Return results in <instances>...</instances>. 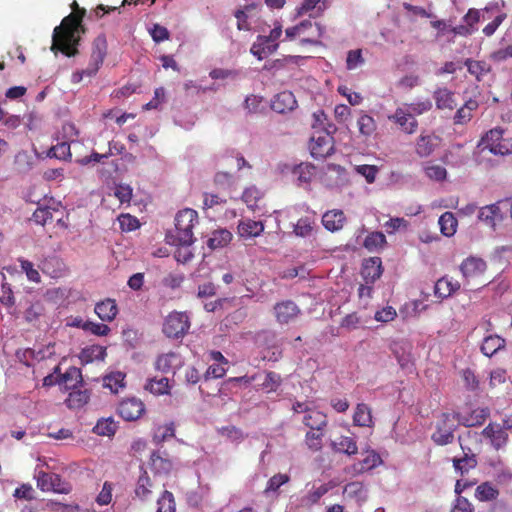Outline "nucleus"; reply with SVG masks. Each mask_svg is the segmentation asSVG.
I'll return each instance as SVG.
<instances>
[{"mask_svg":"<svg viewBox=\"0 0 512 512\" xmlns=\"http://www.w3.org/2000/svg\"><path fill=\"white\" fill-rule=\"evenodd\" d=\"M71 6L75 11L64 17L60 25L54 28L51 45L52 52H61L67 57H74L79 53L80 37L85 32L82 20L86 10L80 9L76 1Z\"/></svg>","mask_w":512,"mask_h":512,"instance_id":"f257e3e1","label":"nucleus"},{"mask_svg":"<svg viewBox=\"0 0 512 512\" xmlns=\"http://www.w3.org/2000/svg\"><path fill=\"white\" fill-rule=\"evenodd\" d=\"M198 223V214L193 209H183L176 214L175 230L167 235L168 243H193V228Z\"/></svg>","mask_w":512,"mask_h":512,"instance_id":"f03ea898","label":"nucleus"},{"mask_svg":"<svg viewBox=\"0 0 512 512\" xmlns=\"http://www.w3.org/2000/svg\"><path fill=\"white\" fill-rule=\"evenodd\" d=\"M107 47V40L104 35H99L96 37L92 44V51L88 66L85 69L73 72L71 81L73 83H79L85 76H95L105 60L107 55Z\"/></svg>","mask_w":512,"mask_h":512,"instance_id":"7ed1b4c3","label":"nucleus"},{"mask_svg":"<svg viewBox=\"0 0 512 512\" xmlns=\"http://www.w3.org/2000/svg\"><path fill=\"white\" fill-rule=\"evenodd\" d=\"M457 415L450 412H442L434 424L431 440L437 446H446L453 443L454 432L458 427Z\"/></svg>","mask_w":512,"mask_h":512,"instance_id":"20e7f679","label":"nucleus"},{"mask_svg":"<svg viewBox=\"0 0 512 512\" xmlns=\"http://www.w3.org/2000/svg\"><path fill=\"white\" fill-rule=\"evenodd\" d=\"M324 29L318 23H313L311 20H304L299 24L289 27L285 30L286 38L293 40L296 37L300 38L301 44L320 45L319 39L322 37Z\"/></svg>","mask_w":512,"mask_h":512,"instance_id":"39448f33","label":"nucleus"},{"mask_svg":"<svg viewBox=\"0 0 512 512\" xmlns=\"http://www.w3.org/2000/svg\"><path fill=\"white\" fill-rule=\"evenodd\" d=\"M282 35V26L276 25L270 30L269 35H258L251 46L250 52L258 60H263L275 53L279 48V39Z\"/></svg>","mask_w":512,"mask_h":512,"instance_id":"423d86ee","label":"nucleus"},{"mask_svg":"<svg viewBox=\"0 0 512 512\" xmlns=\"http://www.w3.org/2000/svg\"><path fill=\"white\" fill-rule=\"evenodd\" d=\"M441 137L435 132L429 130H422L414 142V153L417 157L423 159L428 158L441 145Z\"/></svg>","mask_w":512,"mask_h":512,"instance_id":"0eeeda50","label":"nucleus"},{"mask_svg":"<svg viewBox=\"0 0 512 512\" xmlns=\"http://www.w3.org/2000/svg\"><path fill=\"white\" fill-rule=\"evenodd\" d=\"M190 328L189 318L185 313H170L163 324V333L169 338H182Z\"/></svg>","mask_w":512,"mask_h":512,"instance_id":"6e6552de","label":"nucleus"},{"mask_svg":"<svg viewBox=\"0 0 512 512\" xmlns=\"http://www.w3.org/2000/svg\"><path fill=\"white\" fill-rule=\"evenodd\" d=\"M362 455L364 457L361 460L345 468L346 474L355 477L376 468L382 463L380 455L374 450L367 449Z\"/></svg>","mask_w":512,"mask_h":512,"instance_id":"1a4fd4ad","label":"nucleus"},{"mask_svg":"<svg viewBox=\"0 0 512 512\" xmlns=\"http://www.w3.org/2000/svg\"><path fill=\"white\" fill-rule=\"evenodd\" d=\"M35 477L37 479V487L43 492H69L68 483L63 481L60 475L56 473L39 471Z\"/></svg>","mask_w":512,"mask_h":512,"instance_id":"9d476101","label":"nucleus"},{"mask_svg":"<svg viewBox=\"0 0 512 512\" xmlns=\"http://www.w3.org/2000/svg\"><path fill=\"white\" fill-rule=\"evenodd\" d=\"M273 312L277 323L287 325L298 318L301 309L292 300H282L275 303Z\"/></svg>","mask_w":512,"mask_h":512,"instance_id":"9b49d317","label":"nucleus"},{"mask_svg":"<svg viewBox=\"0 0 512 512\" xmlns=\"http://www.w3.org/2000/svg\"><path fill=\"white\" fill-rule=\"evenodd\" d=\"M388 120L395 123L405 134L412 135L418 130V120L405 107H398L392 115L388 116Z\"/></svg>","mask_w":512,"mask_h":512,"instance_id":"f8f14e48","label":"nucleus"},{"mask_svg":"<svg viewBox=\"0 0 512 512\" xmlns=\"http://www.w3.org/2000/svg\"><path fill=\"white\" fill-rule=\"evenodd\" d=\"M310 152L315 159H324L330 156L334 150L333 137L328 133H320L313 136L310 142Z\"/></svg>","mask_w":512,"mask_h":512,"instance_id":"ddd939ff","label":"nucleus"},{"mask_svg":"<svg viewBox=\"0 0 512 512\" xmlns=\"http://www.w3.org/2000/svg\"><path fill=\"white\" fill-rule=\"evenodd\" d=\"M505 206L506 204H503V200H500L494 204L481 207L478 212L479 221L491 228H495L497 222L505 219Z\"/></svg>","mask_w":512,"mask_h":512,"instance_id":"4468645a","label":"nucleus"},{"mask_svg":"<svg viewBox=\"0 0 512 512\" xmlns=\"http://www.w3.org/2000/svg\"><path fill=\"white\" fill-rule=\"evenodd\" d=\"M117 411L125 421H136L145 412V406L140 399L127 398L120 402Z\"/></svg>","mask_w":512,"mask_h":512,"instance_id":"2eb2a0df","label":"nucleus"},{"mask_svg":"<svg viewBox=\"0 0 512 512\" xmlns=\"http://www.w3.org/2000/svg\"><path fill=\"white\" fill-rule=\"evenodd\" d=\"M458 442L461 450L463 451V456L460 458H453L452 462L455 471L464 475L477 466V459L472 450L463 444L462 436H458Z\"/></svg>","mask_w":512,"mask_h":512,"instance_id":"dca6fc26","label":"nucleus"},{"mask_svg":"<svg viewBox=\"0 0 512 512\" xmlns=\"http://www.w3.org/2000/svg\"><path fill=\"white\" fill-rule=\"evenodd\" d=\"M181 366V356L172 351L158 355L154 362L155 369L164 374H175V371Z\"/></svg>","mask_w":512,"mask_h":512,"instance_id":"f3484780","label":"nucleus"},{"mask_svg":"<svg viewBox=\"0 0 512 512\" xmlns=\"http://www.w3.org/2000/svg\"><path fill=\"white\" fill-rule=\"evenodd\" d=\"M487 268L486 262L478 257H468L460 265V270L467 280L481 276Z\"/></svg>","mask_w":512,"mask_h":512,"instance_id":"a211bd4d","label":"nucleus"},{"mask_svg":"<svg viewBox=\"0 0 512 512\" xmlns=\"http://www.w3.org/2000/svg\"><path fill=\"white\" fill-rule=\"evenodd\" d=\"M155 488V481L150 478L146 470H143L135 485V496L141 501H149L153 498Z\"/></svg>","mask_w":512,"mask_h":512,"instance_id":"6ab92c4d","label":"nucleus"},{"mask_svg":"<svg viewBox=\"0 0 512 512\" xmlns=\"http://www.w3.org/2000/svg\"><path fill=\"white\" fill-rule=\"evenodd\" d=\"M457 415L458 424L465 427L481 426L490 415L488 408H476L469 414L464 415L462 413L454 412Z\"/></svg>","mask_w":512,"mask_h":512,"instance_id":"aec40b11","label":"nucleus"},{"mask_svg":"<svg viewBox=\"0 0 512 512\" xmlns=\"http://www.w3.org/2000/svg\"><path fill=\"white\" fill-rule=\"evenodd\" d=\"M382 272V261L379 257L366 259L361 269V275L366 284H373L380 278Z\"/></svg>","mask_w":512,"mask_h":512,"instance_id":"412c9836","label":"nucleus"},{"mask_svg":"<svg viewBox=\"0 0 512 512\" xmlns=\"http://www.w3.org/2000/svg\"><path fill=\"white\" fill-rule=\"evenodd\" d=\"M482 435L490 439L492 446L497 450L505 446L508 440L506 430L499 424L490 423L483 429Z\"/></svg>","mask_w":512,"mask_h":512,"instance_id":"4be33fe9","label":"nucleus"},{"mask_svg":"<svg viewBox=\"0 0 512 512\" xmlns=\"http://www.w3.org/2000/svg\"><path fill=\"white\" fill-rule=\"evenodd\" d=\"M94 311L102 321L111 322L118 314V306L114 299L107 298L98 302Z\"/></svg>","mask_w":512,"mask_h":512,"instance_id":"5701e85b","label":"nucleus"},{"mask_svg":"<svg viewBox=\"0 0 512 512\" xmlns=\"http://www.w3.org/2000/svg\"><path fill=\"white\" fill-rule=\"evenodd\" d=\"M237 230L239 236L242 238L257 237L264 231V224L262 221L243 219L239 221Z\"/></svg>","mask_w":512,"mask_h":512,"instance_id":"b1692460","label":"nucleus"},{"mask_svg":"<svg viewBox=\"0 0 512 512\" xmlns=\"http://www.w3.org/2000/svg\"><path fill=\"white\" fill-rule=\"evenodd\" d=\"M331 448L333 451L343 453L348 456H353L358 453L357 442L353 437L340 436L339 438L331 442Z\"/></svg>","mask_w":512,"mask_h":512,"instance_id":"393cba45","label":"nucleus"},{"mask_svg":"<svg viewBox=\"0 0 512 512\" xmlns=\"http://www.w3.org/2000/svg\"><path fill=\"white\" fill-rule=\"evenodd\" d=\"M346 217L342 210H331L324 213L322 216L323 226L331 231L335 232L343 228Z\"/></svg>","mask_w":512,"mask_h":512,"instance_id":"a878e982","label":"nucleus"},{"mask_svg":"<svg viewBox=\"0 0 512 512\" xmlns=\"http://www.w3.org/2000/svg\"><path fill=\"white\" fill-rule=\"evenodd\" d=\"M303 423L310 430H324L328 424L327 415L316 409L307 411L303 417Z\"/></svg>","mask_w":512,"mask_h":512,"instance_id":"bb28decb","label":"nucleus"},{"mask_svg":"<svg viewBox=\"0 0 512 512\" xmlns=\"http://www.w3.org/2000/svg\"><path fill=\"white\" fill-rule=\"evenodd\" d=\"M296 105V100L291 92H281L277 94L272 100L271 107L278 113H285L286 111L293 110Z\"/></svg>","mask_w":512,"mask_h":512,"instance_id":"cd10ccee","label":"nucleus"},{"mask_svg":"<svg viewBox=\"0 0 512 512\" xmlns=\"http://www.w3.org/2000/svg\"><path fill=\"white\" fill-rule=\"evenodd\" d=\"M433 98L438 109L453 110L457 103L454 98V93L447 88H438L434 91Z\"/></svg>","mask_w":512,"mask_h":512,"instance_id":"c85d7f7f","label":"nucleus"},{"mask_svg":"<svg viewBox=\"0 0 512 512\" xmlns=\"http://www.w3.org/2000/svg\"><path fill=\"white\" fill-rule=\"evenodd\" d=\"M71 389L72 391L69 392L68 397L65 399V404L69 409L77 410L88 403L90 398L88 390H81L77 387Z\"/></svg>","mask_w":512,"mask_h":512,"instance_id":"c756f323","label":"nucleus"},{"mask_svg":"<svg viewBox=\"0 0 512 512\" xmlns=\"http://www.w3.org/2000/svg\"><path fill=\"white\" fill-rule=\"evenodd\" d=\"M478 102L474 99H469L461 106L454 115V124L463 125L468 123L473 117V111L477 110Z\"/></svg>","mask_w":512,"mask_h":512,"instance_id":"7c9ffc66","label":"nucleus"},{"mask_svg":"<svg viewBox=\"0 0 512 512\" xmlns=\"http://www.w3.org/2000/svg\"><path fill=\"white\" fill-rule=\"evenodd\" d=\"M353 423L359 427H371L373 425V417L371 409L364 403H359L356 406Z\"/></svg>","mask_w":512,"mask_h":512,"instance_id":"2f4dec72","label":"nucleus"},{"mask_svg":"<svg viewBox=\"0 0 512 512\" xmlns=\"http://www.w3.org/2000/svg\"><path fill=\"white\" fill-rule=\"evenodd\" d=\"M474 496L480 502L493 501L498 498L499 490L494 484L486 481L477 486Z\"/></svg>","mask_w":512,"mask_h":512,"instance_id":"473e14b6","label":"nucleus"},{"mask_svg":"<svg viewBox=\"0 0 512 512\" xmlns=\"http://www.w3.org/2000/svg\"><path fill=\"white\" fill-rule=\"evenodd\" d=\"M145 389L154 395H168L170 394L171 385L167 377L162 378H149L145 384Z\"/></svg>","mask_w":512,"mask_h":512,"instance_id":"72a5a7b5","label":"nucleus"},{"mask_svg":"<svg viewBox=\"0 0 512 512\" xmlns=\"http://www.w3.org/2000/svg\"><path fill=\"white\" fill-rule=\"evenodd\" d=\"M460 288V284L445 277L439 279L434 286V293L438 298L444 299Z\"/></svg>","mask_w":512,"mask_h":512,"instance_id":"f704fd0d","label":"nucleus"},{"mask_svg":"<svg viewBox=\"0 0 512 512\" xmlns=\"http://www.w3.org/2000/svg\"><path fill=\"white\" fill-rule=\"evenodd\" d=\"M505 340L498 335H490L484 338L481 351L485 356L491 357L498 350L504 348Z\"/></svg>","mask_w":512,"mask_h":512,"instance_id":"c9c22d12","label":"nucleus"},{"mask_svg":"<svg viewBox=\"0 0 512 512\" xmlns=\"http://www.w3.org/2000/svg\"><path fill=\"white\" fill-rule=\"evenodd\" d=\"M149 465L156 474H168L172 469V462L156 451L151 454Z\"/></svg>","mask_w":512,"mask_h":512,"instance_id":"e433bc0d","label":"nucleus"},{"mask_svg":"<svg viewBox=\"0 0 512 512\" xmlns=\"http://www.w3.org/2000/svg\"><path fill=\"white\" fill-rule=\"evenodd\" d=\"M357 126L359 133L364 137L372 136L377 129L375 119L364 111H361L360 113V116L357 120Z\"/></svg>","mask_w":512,"mask_h":512,"instance_id":"4c0bfd02","label":"nucleus"},{"mask_svg":"<svg viewBox=\"0 0 512 512\" xmlns=\"http://www.w3.org/2000/svg\"><path fill=\"white\" fill-rule=\"evenodd\" d=\"M438 224L441 233L446 237H451L456 232L458 222L452 212H445L440 216Z\"/></svg>","mask_w":512,"mask_h":512,"instance_id":"58836bf2","label":"nucleus"},{"mask_svg":"<svg viewBox=\"0 0 512 512\" xmlns=\"http://www.w3.org/2000/svg\"><path fill=\"white\" fill-rule=\"evenodd\" d=\"M232 240V234L226 229H219L212 233L207 241V245L211 249L223 248L227 246Z\"/></svg>","mask_w":512,"mask_h":512,"instance_id":"ea45409f","label":"nucleus"},{"mask_svg":"<svg viewBox=\"0 0 512 512\" xmlns=\"http://www.w3.org/2000/svg\"><path fill=\"white\" fill-rule=\"evenodd\" d=\"M60 382L65 384V387L76 388L78 384H82L83 378L81 370L77 367H69L64 374L61 375Z\"/></svg>","mask_w":512,"mask_h":512,"instance_id":"a19ab883","label":"nucleus"},{"mask_svg":"<svg viewBox=\"0 0 512 512\" xmlns=\"http://www.w3.org/2000/svg\"><path fill=\"white\" fill-rule=\"evenodd\" d=\"M292 172L299 183H309L315 174V166L310 163H300L293 168Z\"/></svg>","mask_w":512,"mask_h":512,"instance_id":"79ce46f5","label":"nucleus"},{"mask_svg":"<svg viewBox=\"0 0 512 512\" xmlns=\"http://www.w3.org/2000/svg\"><path fill=\"white\" fill-rule=\"evenodd\" d=\"M315 9L317 10L315 16L320 15L326 9V0H304L297 9V15L302 16Z\"/></svg>","mask_w":512,"mask_h":512,"instance_id":"37998d69","label":"nucleus"},{"mask_svg":"<svg viewBox=\"0 0 512 512\" xmlns=\"http://www.w3.org/2000/svg\"><path fill=\"white\" fill-rule=\"evenodd\" d=\"M386 237L382 232L376 231L369 233L363 243V246L369 251H375L384 247Z\"/></svg>","mask_w":512,"mask_h":512,"instance_id":"c03bdc74","label":"nucleus"},{"mask_svg":"<svg viewBox=\"0 0 512 512\" xmlns=\"http://www.w3.org/2000/svg\"><path fill=\"white\" fill-rule=\"evenodd\" d=\"M117 430V425L112 418L100 419L93 428V431L100 436H112Z\"/></svg>","mask_w":512,"mask_h":512,"instance_id":"a18cd8bd","label":"nucleus"},{"mask_svg":"<svg viewBox=\"0 0 512 512\" xmlns=\"http://www.w3.org/2000/svg\"><path fill=\"white\" fill-rule=\"evenodd\" d=\"M171 245L177 246V249L174 253V257L177 262L185 264L189 262L194 254L191 250V245L193 243H170Z\"/></svg>","mask_w":512,"mask_h":512,"instance_id":"49530a36","label":"nucleus"},{"mask_svg":"<svg viewBox=\"0 0 512 512\" xmlns=\"http://www.w3.org/2000/svg\"><path fill=\"white\" fill-rule=\"evenodd\" d=\"M106 356V348L93 345L88 348L83 349L81 353V358L85 362H92L94 360H103Z\"/></svg>","mask_w":512,"mask_h":512,"instance_id":"de8ad7c7","label":"nucleus"},{"mask_svg":"<svg viewBox=\"0 0 512 512\" xmlns=\"http://www.w3.org/2000/svg\"><path fill=\"white\" fill-rule=\"evenodd\" d=\"M324 437L323 430H310L305 435V443L312 451H320L322 449V439Z\"/></svg>","mask_w":512,"mask_h":512,"instance_id":"09e8293b","label":"nucleus"},{"mask_svg":"<svg viewBox=\"0 0 512 512\" xmlns=\"http://www.w3.org/2000/svg\"><path fill=\"white\" fill-rule=\"evenodd\" d=\"M157 512H175L176 504L173 494L165 490L157 501Z\"/></svg>","mask_w":512,"mask_h":512,"instance_id":"8fccbe9b","label":"nucleus"},{"mask_svg":"<svg viewBox=\"0 0 512 512\" xmlns=\"http://www.w3.org/2000/svg\"><path fill=\"white\" fill-rule=\"evenodd\" d=\"M53 211H56V208H51L48 206L38 207L32 215V220L36 224L44 226L46 223L52 220Z\"/></svg>","mask_w":512,"mask_h":512,"instance_id":"3c124183","label":"nucleus"},{"mask_svg":"<svg viewBox=\"0 0 512 512\" xmlns=\"http://www.w3.org/2000/svg\"><path fill=\"white\" fill-rule=\"evenodd\" d=\"M62 265V262L57 257H51L43 261L41 269L44 273L56 278L60 276Z\"/></svg>","mask_w":512,"mask_h":512,"instance_id":"603ef678","label":"nucleus"},{"mask_svg":"<svg viewBox=\"0 0 512 512\" xmlns=\"http://www.w3.org/2000/svg\"><path fill=\"white\" fill-rule=\"evenodd\" d=\"M365 59L362 55L361 49L349 50L346 57V68L348 70H355L364 65Z\"/></svg>","mask_w":512,"mask_h":512,"instance_id":"864d4df0","label":"nucleus"},{"mask_svg":"<svg viewBox=\"0 0 512 512\" xmlns=\"http://www.w3.org/2000/svg\"><path fill=\"white\" fill-rule=\"evenodd\" d=\"M407 111H410L414 117L422 115L432 109V102L429 99L417 101L404 105Z\"/></svg>","mask_w":512,"mask_h":512,"instance_id":"5fc2aeb1","label":"nucleus"},{"mask_svg":"<svg viewBox=\"0 0 512 512\" xmlns=\"http://www.w3.org/2000/svg\"><path fill=\"white\" fill-rule=\"evenodd\" d=\"M261 197V192L255 186L248 187L242 194V200L251 210L256 208L257 202L261 199Z\"/></svg>","mask_w":512,"mask_h":512,"instance_id":"6e6d98bb","label":"nucleus"},{"mask_svg":"<svg viewBox=\"0 0 512 512\" xmlns=\"http://www.w3.org/2000/svg\"><path fill=\"white\" fill-rule=\"evenodd\" d=\"M314 219L311 217L300 218L294 226V233L297 236L306 237L311 234L313 230Z\"/></svg>","mask_w":512,"mask_h":512,"instance_id":"4d7b16f0","label":"nucleus"},{"mask_svg":"<svg viewBox=\"0 0 512 512\" xmlns=\"http://www.w3.org/2000/svg\"><path fill=\"white\" fill-rule=\"evenodd\" d=\"M503 139V129L496 127L489 130L485 136L482 137V144L485 148L490 150L498 141L500 142Z\"/></svg>","mask_w":512,"mask_h":512,"instance_id":"13d9d810","label":"nucleus"},{"mask_svg":"<svg viewBox=\"0 0 512 512\" xmlns=\"http://www.w3.org/2000/svg\"><path fill=\"white\" fill-rule=\"evenodd\" d=\"M355 171L363 176L369 184H372L376 180L379 169L375 165L363 164L355 166Z\"/></svg>","mask_w":512,"mask_h":512,"instance_id":"bf43d9fd","label":"nucleus"},{"mask_svg":"<svg viewBox=\"0 0 512 512\" xmlns=\"http://www.w3.org/2000/svg\"><path fill=\"white\" fill-rule=\"evenodd\" d=\"M120 229L124 232L134 231L139 228V220L130 214H121L118 217Z\"/></svg>","mask_w":512,"mask_h":512,"instance_id":"052dcab7","label":"nucleus"},{"mask_svg":"<svg viewBox=\"0 0 512 512\" xmlns=\"http://www.w3.org/2000/svg\"><path fill=\"white\" fill-rule=\"evenodd\" d=\"M465 66L468 69V72L471 75L476 76L479 79L481 75L488 71L487 64L484 61H475L471 59H467L465 61Z\"/></svg>","mask_w":512,"mask_h":512,"instance_id":"680f3d73","label":"nucleus"},{"mask_svg":"<svg viewBox=\"0 0 512 512\" xmlns=\"http://www.w3.org/2000/svg\"><path fill=\"white\" fill-rule=\"evenodd\" d=\"M82 328L86 331L91 332L94 335H97V336H106L109 334V332L111 330L110 327L106 324L96 323V322H91V321H86L83 324Z\"/></svg>","mask_w":512,"mask_h":512,"instance_id":"e2e57ef3","label":"nucleus"},{"mask_svg":"<svg viewBox=\"0 0 512 512\" xmlns=\"http://www.w3.org/2000/svg\"><path fill=\"white\" fill-rule=\"evenodd\" d=\"M426 176L435 181H443L447 176V171L440 165H428L425 167Z\"/></svg>","mask_w":512,"mask_h":512,"instance_id":"0e129e2a","label":"nucleus"},{"mask_svg":"<svg viewBox=\"0 0 512 512\" xmlns=\"http://www.w3.org/2000/svg\"><path fill=\"white\" fill-rule=\"evenodd\" d=\"M473 504L463 496H457L450 512H474Z\"/></svg>","mask_w":512,"mask_h":512,"instance_id":"69168bd1","label":"nucleus"},{"mask_svg":"<svg viewBox=\"0 0 512 512\" xmlns=\"http://www.w3.org/2000/svg\"><path fill=\"white\" fill-rule=\"evenodd\" d=\"M490 60L496 63L504 62L510 58H512V44L499 48L498 50L493 51L490 56Z\"/></svg>","mask_w":512,"mask_h":512,"instance_id":"338daca9","label":"nucleus"},{"mask_svg":"<svg viewBox=\"0 0 512 512\" xmlns=\"http://www.w3.org/2000/svg\"><path fill=\"white\" fill-rule=\"evenodd\" d=\"M491 153L495 155H508L512 153V140L502 139L500 142L498 141L493 147L489 150Z\"/></svg>","mask_w":512,"mask_h":512,"instance_id":"774afa93","label":"nucleus"}]
</instances>
